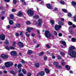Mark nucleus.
Instances as JSON below:
<instances>
[{
    "mask_svg": "<svg viewBox=\"0 0 76 76\" xmlns=\"http://www.w3.org/2000/svg\"><path fill=\"white\" fill-rule=\"evenodd\" d=\"M69 55L72 57H76V53L73 50H69Z\"/></svg>",
    "mask_w": 76,
    "mask_h": 76,
    "instance_id": "1",
    "label": "nucleus"
},
{
    "mask_svg": "<svg viewBox=\"0 0 76 76\" xmlns=\"http://www.w3.org/2000/svg\"><path fill=\"white\" fill-rule=\"evenodd\" d=\"M13 64L10 62H7L5 63V66L6 67H9L10 66H13Z\"/></svg>",
    "mask_w": 76,
    "mask_h": 76,
    "instance_id": "2",
    "label": "nucleus"
},
{
    "mask_svg": "<svg viewBox=\"0 0 76 76\" xmlns=\"http://www.w3.org/2000/svg\"><path fill=\"white\" fill-rule=\"evenodd\" d=\"M45 35L46 38H50L52 34H51L49 31H46L45 32Z\"/></svg>",
    "mask_w": 76,
    "mask_h": 76,
    "instance_id": "3",
    "label": "nucleus"
},
{
    "mask_svg": "<svg viewBox=\"0 0 76 76\" xmlns=\"http://www.w3.org/2000/svg\"><path fill=\"white\" fill-rule=\"evenodd\" d=\"M27 13L29 16H32L34 15V11L31 10H28Z\"/></svg>",
    "mask_w": 76,
    "mask_h": 76,
    "instance_id": "4",
    "label": "nucleus"
},
{
    "mask_svg": "<svg viewBox=\"0 0 76 76\" xmlns=\"http://www.w3.org/2000/svg\"><path fill=\"white\" fill-rule=\"evenodd\" d=\"M60 28H61V26L59 25V26L56 25L55 26V29L56 31H58L60 29Z\"/></svg>",
    "mask_w": 76,
    "mask_h": 76,
    "instance_id": "5",
    "label": "nucleus"
},
{
    "mask_svg": "<svg viewBox=\"0 0 76 76\" xmlns=\"http://www.w3.org/2000/svg\"><path fill=\"white\" fill-rule=\"evenodd\" d=\"M35 29L34 28H30V27H28L27 29V31L28 32H31V31H34Z\"/></svg>",
    "mask_w": 76,
    "mask_h": 76,
    "instance_id": "6",
    "label": "nucleus"
},
{
    "mask_svg": "<svg viewBox=\"0 0 76 76\" xmlns=\"http://www.w3.org/2000/svg\"><path fill=\"white\" fill-rule=\"evenodd\" d=\"M18 45L19 47H20V48H22L24 47L23 44L21 42H19L18 43Z\"/></svg>",
    "mask_w": 76,
    "mask_h": 76,
    "instance_id": "7",
    "label": "nucleus"
},
{
    "mask_svg": "<svg viewBox=\"0 0 76 76\" xmlns=\"http://www.w3.org/2000/svg\"><path fill=\"white\" fill-rule=\"evenodd\" d=\"M1 57L3 59H5L6 58H8V56L4 54H2L1 55Z\"/></svg>",
    "mask_w": 76,
    "mask_h": 76,
    "instance_id": "8",
    "label": "nucleus"
},
{
    "mask_svg": "<svg viewBox=\"0 0 76 76\" xmlns=\"http://www.w3.org/2000/svg\"><path fill=\"white\" fill-rule=\"evenodd\" d=\"M2 36L0 35V39H1L2 41H4L5 39V36L3 34H1Z\"/></svg>",
    "mask_w": 76,
    "mask_h": 76,
    "instance_id": "9",
    "label": "nucleus"
},
{
    "mask_svg": "<svg viewBox=\"0 0 76 76\" xmlns=\"http://www.w3.org/2000/svg\"><path fill=\"white\" fill-rule=\"evenodd\" d=\"M11 56H16V52L15 51H12L10 52Z\"/></svg>",
    "mask_w": 76,
    "mask_h": 76,
    "instance_id": "10",
    "label": "nucleus"
},
{
    "mask_svg": "<svg viewBox=\"0 0 76 76\" xmlns=\"http://www.w3.org/2000/svg\"><path fill=\"white\" fill-rule=\"evenodd\" d=\"M23 15L22 14V11H20L18 12V14L17 15L18 16H19V17H21Z\"/></svg>",
    "mask_w": 76,
    "mask_h": 76,
    "instance_id": "11",
    "label": "nucleus"
},
{
    "mask_svg": "<svg viewBox=\"0 0 76 76\" xmlns=\"http://www.w3.org/2000/svg\"><path fill=\"white\" fill-rule=\"evenodd\" d=\"M47 7L48 9H51L52 10L53 9V8H52V7H51V5L50 4H47Z\"/></svg>",
    "mask_w": 76,
    "mask_h": 76,
    "instance_id": "12",
    "label": "nucleus"
},
{
    "mask_svg": "<svg viewBox=\"0 0 76 76\" xmlns=\"http://www.w3.org/2000/svg\"><path fill=\"white\" fill-rule=\"evenodd\" d=\"M60 42L62 44V45H64L65 47H66V46H67V45H66V43L65 41L61 40L60 41Z\"/></svg>",
    "mask_w": 76,
    "mask_h": 76,
    "instance_id": "13",
    "label": "nucleus"
},
{
    "mask_svg": "<svg viewBox=\"0 0 76 76\" xmlns=\"http://www.w3.org/2000/svg\"><path fill=\"white\" fill-rule=\"evenodd\" d=\"M38 22H39L38 25L39 26H41V24L42 23V21L41 20V19H39L38 20Z\"/></svg>",
    "mask_w": 76,
    "mask_h": 76,
    "instance_id": "14",
    "label": "nucleus"
},
{
    "mask_svg": "<svg viewBox=\"0 0 76 76\" xmlns=\"http://www.w3.org/2000/svg\"><path fill=\"white\" fill-rule=\"evenodd\" d=\"M71 4L74 7L76 6V2L74 1H72L71 2Z\"/></svg>",
    "mask_w": 76,
    "mask_h": 76,
    "instance_id": "15",
    "label": "nucleus"
},
{
    "mask_svg": "<svg viewBox=\"0 0 76 76\" xmlns=\"http://www.w3.org/2000/svg\"><path fill=\"white\" fill-rule=\"evenodd\" d=\"M39 75H41V76H44V75H45V73H44V72L43 71H42L40 72L39 73Z\"/></svg>",
    "mask_w": 76,
    "mask_h": 76,
    "instance_id": "16",
    "label": "nucleus"
},
{
    "mask_svg": "<svg viewBox=\"0 0 76 76\" xmlns=\"http://www.w3.org/2000/svg\"><path fill=\"white\" fill-rule=\"evenodd\" d=\"M75 47L73 46L69 48L70 51H72V50H75Z\"/></svg>",
    "mask_w": 76,
    "mask_h": 76,
    "instance_id": "17",
    "label": "nucleus"
},
{
    "mask_svg": "<svg viewBox=\"0 0 76 76\" xmlns=\"http://www.w3.org/2000/svg\"><path fill=\"white\" fill-rule=\"evenodd\" d=\"M58 23V25H64V23L63 22L61 21H59Z\"/></svg>",
    "mask_w": 76,
    "mask_h": 76,
    "instance_id": "18",
    "label": "nucleus"
},
{
    "mask_svg": "<svg viewBox=\"0 0 76 76\" xmlns=\"http://www.w3.org/2000/svg\"><path fill=\"white\" fill-rule=\"evenodd\" d=\"M50 23H51V25H54V23H55V22H54V21L53 20H51L50 21Z\"/></svg>",
    "mask_w": 76,
    "mask_h": 76,
    "instance_id": "19",
    "label": "nucleus"
},
{
    "mask_svg": "<svg viewBox=\"0 0 76 76\" xmlns=\"http://www.w3.org/2000/svg\"><path fill=\"white\" fill-rule=\"evenodd\" d=\"M32 53V51L31 50H28L27 52V54H31Z\"/></svg>",
    "mask_w": 76,
    "mask_h": 76,
    "instance_id": "20",
    "label": "nucleus"
},
{
    "mask_svg": "<svg viewBox=\"0 0 76 76\" xmlns=\"http://www.w3.org/2000/svg\"><path fill=\"white\" fill-rule=\"evenodd\" d=\"M45 71L46 73H49V72H50V71L48 69H47V68H45Z\"/></svg>",
    "mask_w": 76,
    "mask_h": 76,
    "instance_id": "21",
    "label": "nucleus"
},
{
    "mask_svg": "<svg viewBox=\"0 0 76 76\" xmlns=\"http://www.w3.org/2000/svg\"><path fill=\"white\" fill-rule=\"evenodd\" d=\"M65 67L67 70H70V67L69 65L65 66Z\"/></svg>",
    "mask_w": 76,
    "mask_h": 76,
    "instance_id": "22",
    "label": "nucleus"
},
{
    "mask_svg": "<svg viewBox=\"0 0 76 76\" xmlns=\"http://www.w3.org/2000/svg\"><path fill=\"white\" fill-rule=\"evenodd\" d=\"M34 18L35 19H37L39 18V17H38V15H35L34 16Z\"/></svg>",
    "mask_w": 76,
    "mask_h": 76,
    "instance_id": "23",
    "label": "nucleus"
},
{
    "mask_svg": "<svg viewBox=\"0 0 76 76\" xmlns=\"http://www.w3.org/2000/svg\"><path fill=\"white\" fill-rule=\"evenodd\" d=\"M9 23L10 25H13L14 23L13 22V20H10L9 21Z\"/></svg>",
    "mask_w": 76,
    "mask_h": 76,
    "instance_id": "24",
    "label": "nucleus"
},
{
    "mask_svg": "<svg viewBox=\"0 0 76 76\" xmlns=\"http://www.w3.org/2000/svg\"><path fill=\"white\" fill-rule=\"evenodd\" d=\"M35 66L36 67H39V63H36L35 64Z\"/></svg>",
    "mask_w": 76,
    "mask_h": 76,
    "instance_id": "25",
    "label": "nucleus"
},
{
    "mask_svg": "<svg viewBox=\"0 0 76 76\" xmlns=\"http://www.w3.org/2000/svg\"><path fill=\"white\" fill-rule=\"evenodd\" d=\"M44 54V52H40L39 54V56H42L43 54Z\"/></svg>",
    "mask_w": 76,
    "mask_h": 76,
    "instance_id": "26",
    "label": "nucleus"
},
{
    "mask_svg": "<svg viewBox=\"0 0 76 76\" xmlns=\"http://www.w3.org/2000/svg\"><path fill=\"white\" fill-rule=\"evenodd\" d=\"M21 67H22V64H20L18 65V69H20Z\"/></svg>",
    "mask_w": 76,
    "mask_h": 76,
    "instance_id": "27",
    "label": "nucleus"
},
{
    "mask_svg": "<svg viewBox=\"0 0 76 76\" xmlns=\"http://www.w3.org/2000/svg\"><path fill=\"white\" fill-rule=\"evenodd\" d=\"M62 10L64 12H65V13H67V10L65 9H62Z\"/></svg>",
    "mask_w": 76,
    "mask_h": 76,
    "instance_id": "28",
    "label": "nucleus"
},
{
    "mask_svg": "<svg viewBox=\"0 0 76 76\" xmlns=\"http://www.w3.org/2000/svg\"><path fill=\"white\" fill-rule=\"evenodd\" d=\"M68 16H69V17L70 18H71L72 16V15L71 14V13L69 12L68 14Z\"/></svg>",
    "mask_w": 76,
    "mask_h": 76,
    "instance_id": "29",
    "label": "nucleus"
},
{
    "mask_svg": "<svg viewBox=\"0 0 76 76\" xmlns=\"http://www.w3.org/2000/svg\"><path fill=\"white\" fill-rule=\"evenodd\" d=\"M10 72L11 73H12V74H13L14 75H15V72H14V71L11 70L10 71Z\"/></svg>",
    "mask_w": 76,
    "mask_h": 76,
    "instance_id": "30",
    "label": "nucleus"
},
{
    "mask_svg": "<svg viewBox=\"0 0 76 76\" xmlns=\"http://www.w3.org/2000/svg\"><path fill=\"white\" fill-rule=\"evenodd\" d=\"M10 49H11V50H15V48L13 47L12 46H10L9 47Z\"/></svg>",
    "mask_w": 76,
    "mask_h": 76,
    "instance_id": "31",
    "label": "nucleus"
},
{
    "mask_svg": "<svg viewBox=\"0 0 76 76\" xmlns=\"http://www.w3.org/2000/svg\"><path fill=\"white\" fill-rule=\"evenodd\" d=\"M20 35L21 36V37H22L23 36V31H21L20 33Z\"/></svg>",
    "mask_w": 76,
    "mask_h": 76,
    "instance_id": "32",
    "label": "nucleus"
},
{
    "mask_svg": "<svg viewBox=\"0 0 76 76\" xmlns=\"http://www.w3.org/2000/svg\"><path fill=\"white\" fill-rule=\"evenodd\" d=\"M28 32H26L25 33L26 35L27 36V37H29L30 36V35H29V34H28Z\"/></svg>",
    "mask_w": 76,
    "mask_h": 76,
    "instance_id": "33",
    "label": "nucleus"
},
{
    "mask_svg": "<svg viewBox=\"0 0 76 76\" xmlns=\"http://www.w3.org/2000/svg\"><path fill=\"white\" fill-rule=\"evenodd\" d=\"M58 63L57 62H55L53 63V64L56 66L58 65Z\"/></svg>",
    "mask_w": 76,
    "mask_h": 76,
    "instance_id": "34",
    "label": "nucleus"
},
{
    "mask_svg": "<svg viewBox=\"0 0 76 76\" xmlns=\"http://www.w3.org/2000/svg\"><path fill=\"white\" fill-rule=\"evenodd\" d=\"M60 54L62 56H64L65 55V54L63 52H61L60 53Z\"/></svg>",
    "mask_w": 76,
    "mask_h": 76,
    "instance_id": "35",
    "label": "nucleus"
},
{
    "mask_svg": "<svg viewBox=\"0 0 76 76\" xmlns=\"http://www.w3.org/2000/svg\"><path fill=\"white\" fill-rule=\"evenodd\" d=\"M72 42H75L76 41V39L74 38H72Z\"/></svg>",
    "mask_w": 76,
    "mask_h": 76,
    "instance_id": "36",
    "label": "nucleus"
},
{
    "mask_svg": "<svg viewBox=\"0 0 76 76\" xmlns=\"http://www.w3.org/2000/svg\"><path fill=\"white\" fill-rule=\"evenodd\" d=\"M57 58H58V60H61V56L59 55H58L57 56Z\"/></svg>",
    "mask_w": 76,
    "mask_h": 76,
    "instance_id": "37",
    "label": "nucleus"
},
{
    "mask_svg": "<svg viewBox=\"0 0 76 76\" xmlns=\"http://www.w3.org/2000/svg\"><path fill=\"white\" fill-rule=\"evenodd\" d=\"M22 72L24 73V74H25L26 73V70L24 69H23L22 70Z\"/></svg>",
    "mask_w": 76,
    "mask_h": 76,
    "instance_id": "38",
    "label": "nucleus"
},
{
    "mask_svg": "<svg viewBox=\"0 0 76 76\" xmlns=\"http://www.w3.org/2000/svg\"><path fill=\"white\" fill-rule=\"evenodd\" d=\"M5 48H6V50H8V51H9V50H10V48H9V47L8 46H6L5 47Z\"/></svg>",
    "mask_w": 76,
    "mask_h": 76,
    "instance_id": "39",
    "label": "nucleus"
},
{
    "mask_svg": "<svg viewBox=\"0 0 76 76\" xmlns=\"http://www.w3.org/2000/svg\"><path fill=\"white\" fill-rule=\"evenodd\" d=\"M56 67L57 68H61L62 66H61L57 65L56 66Z\"/></svg>",
    "mask_w": 76,
    "mask_h": 76,
    "instance_id": "40",
    "label": "nucleus"
},
{
    "mask_svg": "<svg viewBox=\"0 0 76 76\" xmlns=\"http://www.w3.org/2000/svg\"><path fill=\"white\" fill-rule=\"evenodd\" d=\"M26 24L27 25H30L31 24V22L28 21L26 22Z\"/></svg>",
    "mask_w": 76,
    "mask_h": 76,
    "instance_id": "41",
    "label": "nucleus"
},
{
    "mask_svg": "<svg viewBox=\"0 0 76 76\" xmlns=\"http://www.w3.org/2000/svg\"><path fill=\"white\" fill-rule=\"evenodd\" d=\"M68 24L69 25H72L73 23H72V22H70V21H69L68 22Z\"/></svg>",
    "mask_w": 76,
    "mask_h": 76,
    "instance_id": "42",
    "label": "nucleus"
},
{
    "mask_svg": "<svg viewBox=\"0 0 76 76\" xmlns=\"http://www.w3.org/2000/svg\"><path fill=\"white\" fill-rule=\"evenodd\" d=\"M60 3L61 4H64V2L63 1H61L60 2Z\"/></svg>",
    "mask_w": 76,
    "mask_h": 76,
    "instance_id": "43",
    "label": "nucleus"
},
{
    "mask_svg": "<svg viewBox=\"0 0 76 76\" xmlns=\"http://www.w3.org/2000/svg\"><path fill=\"white\" fill-rule=\"evenodd\" d=\"M13 17H14L13 15L12 14L10 15V18H11V19H13Z\"/></svg>",
    "mask_w": 76,
    "mask_h": 76,
    "instance_id": "44",
    "label": "nucleus"
},
{
    "mask_svg": "<svg viewBox=\"0 0 76 76\" xmlns=\"http://www.w3.org/2000/svg\"><path fill=\"white\" fill-rule=\"evenodd\" d=\"M16 25L18 27H20V25L18 23L16 24Z\"/></svg>",
    "mask_w": 76,
    "mask_h": 76,
    "instance_id": "45",
    "label": "nucleus"
},
{
    "mask_svg": "<svg viewBox=\"0 0 76 76\" xmlns=\"http://www.w3.org/2000/svg\"><path fill=\"white\" fill-rule=\"evenodd\" d=\"M15 35L17 37H19V34L18 33H16Z\"/></svg>",
    "mask_w": 76,
    "mask_h": 76,
    "instance_id": "46",
    "label": "nucleus"
},
{
    "mask_svg": "<svg viewBox=\"0 0 76 76\" xmlns=\"http://www.w3.org/2000/svg\"><path fill=\"white\" fill-rule=\"evenodd\" d=\"M58 36L59 37H62V33H58Z\"/></svg>",
    "mask_w": 76,
    "mask_h": 76,
    "instance_id": "47",
    "label": "nucleus"
},
{
    "mask_svg": "<svg viewBox=\"0 0 76 76\" xmlns=\"http://www.w3.org/2000/svg\"><path fill=\"white\" fill-rule=\"evenodd\" d=\"M54 11H57L58 10V9L57 7H55L54 9Z\"/></svg>",
    "mask_w": 76,
    "mask_h": 76,
    "instance_id": "48",
    "label": "nucleus"
},
{
    "mask_svg": "<svg viewBox=\"0 0 76 76\" xmlns=\"http://www.w3.org/2000/svg\"><path fill=\"white\" fill-rule=\"evenodd\" d=\"M73 31L71 30L69 31V33L70 34H73Z\"/></svg>",
    "mask_w": 76,
    "mask_h": 76,
    "instance_id": "49",
    "label": "nucleus"
},
{
    "mask_svg": "<svg viewBox=\"0 0 76 76\" xmlns=\"http://www.w3.org/2000/svg\"><path fill=\"white\" fill-rule=\"evenodd\" d=\"M54 34L55 35H58L57 32H56V31H55L54 32Z\"/></svg>",
    "mask_w": 76,
    "mask_h": 76,
    "instance_id": "50",
    "label": "nucleus"
},
{
    "mask_svg": "<svg viewBox=\"0 0 76 76\" xmlns=\"http://www.w3.org/2000/svg\"><path fill=\"white\" fill-rule=\"evenodd\" d=\"M13 1L14 4H16V0H13Z\"/></svg>",
    "mask_w": 76,
    "mask_h": 76,
    "instance_id": "51",
    "label": "nucleus"
},
{
    "mask_svg": "<svg viewBox=\"0 0 76 76\" xmlns=\"http://www.w3.org/2000/svg\"><path fill=\"white\" fill-rule=\"evenodd\" d=\"M5 44L7 45H9V42H8V41L6 42Z\"/></svg>",
    "mask_w": 76,
    "mask_h": 76,
    "instance_id": "52",
    "label": "nucleus"
},
{
    "mask_svg": "<svg viewBox=\"0 0 76 76\" xmlns=\"http://www.w3.org/2000/svg\"><path fill=\"white\" fill-rule=\"evenodd\" d=\"M37 34H40V32H39V30L37 29Z\"/></svg>",
    "mask_w": 76,
    "mask_h": 76,
    "instance_id": "53",
    "label": "nucleus"
},
{
    "mask_svg": "<svg viewBox=\"0 0 76 76\" xmlns=\"http://www.w3.org/2000/svg\"><path fill=\"white\" fill-rule=\"evenodd\" d=\"M4 1H5V2L8 3V2H9V1H10V0H4Z\"/></svg>",
    "mask_w": 76,
    "mask_h": 76,
    "instance_id": "54",
    "label": "nucleus"
},
{
    "mask_svg": "<svg viewBox=\"0 0 76 76\" xmlns=\"http://www.w3.org/2000/svg\"><path fill=\"white\" fill-rule=\"evenodd\" d=\"M18 76H23V75L22 73H21Z\"/></svg>",
    "mask_w": 76,
    "mask_h": 76,
    "instance_id": "55",
    "label": "nucleus"
},
{
    "mask_svg": "<svg viewBox=\"0 0 76 76\" xmlns=\"http://www.w3.org/2000/svg\"><path fill=\"white\" fill-rule=\"evenodd\" d=\"M35 34L34 33H32L31 34V36L32 37H35Z\"/></svg>",
    "mask_w": 76,
    "mask_h": 76,
    "instance_id": "56",
    "label": "nucleus"
},
{
    "mask_svg": "<svg viewBox=\"0 0 76 76\" xmlns=\"http://www.w3.org/2000/svg\"><path fill=\"white\" fill-rule=\"evenodd\" d=\"M44 60H47V57H44Z\"/></svg>",
    "mask_w": 76,
    "mask_h": 76,
    "instance_id": "57",
    "label": "nucleus"
},
{
    "mask_svg": "<svg viewBox=\"0 0 76 76\" xmlns=\"http://www.w3.org/2000/svg\"><path fill=\"white\" fill-rule=\"evenodd\" d=\"M52 58L53 59H54L56 58V56H52Z\"/></svg>",
    "mask_w": 76,
    "mask_h": 76,
    "instance_id": "58",
    "label": "nucleus"
},
{
    "mask_svg": "<svg viewBox=\"0 0 76 76\" xmlns=\"http://www.w3.org/2000/svg\"><path fill=\"white\" fill-rule=\"evenodd\" d=\"M61 64H62V66H64V65H65V64H66V63H65L62 62Z\"/></svg>",
    "mask_w": 76,
    "mask_h": 76,
    "instance_id": "59",
    "label": "nucleus"
},
{
    "mask_svg": "<svg viewBox=\"0 0 76 76\" xmlns=\"http://www.w3.org/2000/svg\"><path fill=\"white\" fill-rule=\"evenodd\" d=\"M28 76H31V74L30 73H29L27 75Z\"/></svg>",
    "mask_w": 76,
    "mask_h": 76,
    "instance_id": "60",
    "label": "nucleus"
},
{
    "mask_svg": "<svg viewBox=\"0 0 76 76\" xmlns=\"http://www.w3.org/2000/svg\"><path fill=\"white\" fill-rule=\"evenodd\" d=\"M16 44V42L15 41L13 42V45H15Z\"/></svg>",
    "mask_w": 76,
    "mask_h": 76,
    "instance_id": "61",
    "label": "nucleus"
},
{
    "mask_svg": "<svg viewBox=\"0 0 76 76\" xmlns=\"http://www.w3.org/2000/svg\"><path fill=\"white\" fill-rule=\"evenodd\" d=\"M10 25H8L7 26V29H10Z\"/></svg>",
    "mask_w": 76,
    "mask_h": 76,
    "instance_id": "62",
    "label": "nucleus"
},
{
    "mask_svg": "<svg viewBox=\"0 0 76 76\" xmlns=\"http://www.w3.org/2000/svg\"><path fill=\"white\" fill-rule=\"evenodd\" d=\"M46 47L47 48H50V46H49V45H46Z\"/></svg>",
    "mask_w": 76,
    "mask_h": 76,
    "instance_id": "63",
    "label": "nucleus"
},
{
    "mask_svg": "<svg viewBox=\"0 0 76 76\" xmlns=\"http://www.w3.org/2000/svg\"><path fill=\"white\" fill-rule=\"evenodd\" d=\"M72 27H73V28H76V25H74V24L72 25Z\"/></svg>",
    "mask_w": 76,
    "mask_h": 76,
    "instance_id": "64",
    "label": "nucleus"
}]
</instances>
